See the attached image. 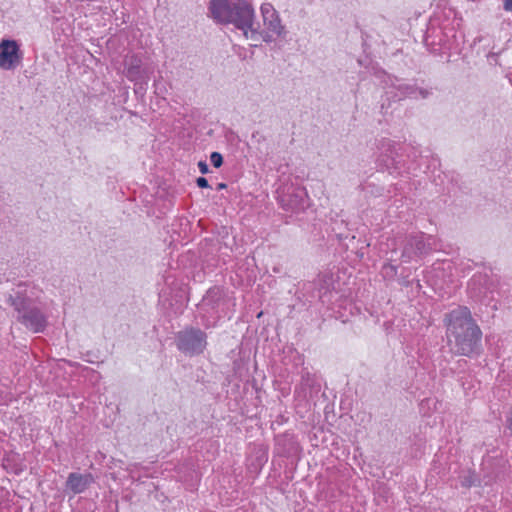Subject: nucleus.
Listing matches in <instances>:
<instances>
[{
	"label": "nucleus",
	"instance_id": "nucleus-1",
	"mask_svg": "<svg viewBox=\"0 0 512 512\" xmlns=\"http://www.w3.org/2000/svg\"><path fill=\"white\" fill-rule=\"evenodd\" d=\"M444 322L451 352L468 357L479 353L482 332L467 307L453 309L445 315Z\"/></svg>",
	"mask_w": 512,
	"mask_h": 512
},
{
	"label": "nucleus",
	"instance_id": "nucleus-2",
	"mask_svg": "<svg viewBox=\"0 0 512 512\" xmlns=\"http://www.w3.org/2000/svg\"><path fill=\"white\" fill-rule=\"evenodd\" d=\"M209 14L217 23L233 24L245 38H253L259 25L255 21L253 6L246 0H211Z\"/></svg>",
	"mask_w": 512,
	"mask_h": 512
},
{
	"label": "nucleus",
	"instance_id": "nucleus-3",
	"mask_svg": "<svg viewBox=\"0 0 512 512\" xmlns=\"http://www.w3.org/2000/svg\"><path fill=\"white\" fill-rule=\"evenodd\" d=\"M7 302L17 312L16 319L33 333L43 332L47 326V317L40 308L32 305V300L25 292L16 291L9 294Z\"/></svg>",
	"mask_w": 512,
	"mask_h": 512
},
{
	"label": "nucleus",
	"instance_id": "nucleus-4",
	"mask_svg": "<svg viewBox=\"0 0 512 512\" xmlns=\"http://www.w3.org/2000/svg\"><path fill=\"white\" fill-rule=\"evenodd\" d=\"M226 302V292L223 287L213 286L207 290L197 305L201 324L205 329L216 326L221 318L220 308Z\"/></svg>",
	"mask_w": 512,
	"mask_h": 512
},
{
	"label": "nucleus",
	"instance_id": "nucleus-5",
	"mask_svg": "<svg viewBox=\"0 0 512 512\" xmlns=\"http://www.w3.org/2000/svg\"><path fill=\"white\" fill-rule=\"evenodd\" d=\"M175 344L183 354L190 357L197 356L207 347V334L197 327H185L176 333Z\"/></svg>",
	"mask_w": 512,
	"mask_h": 512
},
{
	"label": "nucleus",
	"instance_id": "nucleus-6",
	"mask_svg": "<svg viewBox=\"0 0 512 512\" xmlns=\"http://www.w3.org/2000/svg\"><path fill=\"white\" fill-rule=\"evenodd\" d=\"M434 242L433 236H426L423 232L406 235L402 246V261L408 263L428 255L435 250Z\"/></svg>",
	"mask_w": 512,
	"mask_h": 512
},
{
	"label": "nucleus",
	"instance_id": "nucleus-7",
	"mask_svg": "<svg viewBox=\"0 0 512 512\" xmlns=\"http://www.w3.org/2000/svg\"><path fill=\"white\" fill-rule=\"evenodd\" d=\"M279 202L285 210L302 211L308 206L306 189L301 186H287L279 194Z\"/></svg>",
	"mask_w": 512,
	"mask_h": 512
},
{
	"label": "nucleus",
	"instance_id": "nucleus-8",
	"mask_svg": "<svg viewBox=\"0 0 512 512\" xmlns=\"http://www.w3.org/2000/svg\"><path fill=\"white\" fill-rule=\"evenodd\" d=\"M379 149L381 151L378 157L379 165L390 174H401L403 165L395 143L390 139H382Z\"/></svg>",
	"mask_w": 512,
	"mask_h": 512
},
{
	"label": "nucleus",
	"instance_id": "nucleus-9",
	"mask_svg": "<svg viewBox=\"0 0 512 512\" xmlns=\"http://www.w3.org/2000/svg\"><path fill=\"white\" fill-rule=\"evenodd\" d=\"M23 60V52L16 40L3 39L0 42V68L3 70L16 69Z\"/></svg>",
	"mask_w": 512,
	"mask_h": 512
},
{
	"label": "nucleus",
	"instance_id": "nucleus-10",
	"mask_svg": "<svg viewBox=\"0 0 512 512\" xmlns=\"http://www.w3.org/2000/svg\"><path fill=\"white\" fill-rule=\"evenodd\" d=\"M493 291V283L488 274L477 273L468 282V292L475 301H484Z\"/></svg>",
	"mask_w": 512,
	"mask_h": 512
},
{
	"label": "nucleus",
	"instance_id": "nucleus-11",
	"mask_svg": "<svg viewBox=\"0 0 512 512\" xmlns=\"http://www.w3.org/2000/svg\"><path fill=\"white\" fill-rule=\"evenodd\" d=\"M449 33L444 31L442 27H436L434 21L428 26L425 36V45L433 52H436L439 47H448Z\"/></svg>",
	"mask_w": 512,
	"mask_h": 512
},
{
	"label": "nucleus",
	"instance_id": "nucleus-12",
	"mask_svg": "<svg viewBox=\"0 0 512 512\" xmlns=\"http://www.w3.org/2000/svg\"><path fill=\"white\" fill-rule=\"evenodd\" d=\"M260 9L266 28L273 34L280 36L284 31V26L281 24L279 14L273 5L270 3H263Z\"/></svg>",
	"mask_w": 512,
	"mask_h": 512
},
{
	"label": "nucleus",
	"instance_id": "nucleus-13",
	"mask_svg": "<svg viewBox=\"0 0 512 512\" xmlns=\"http://www.w3.org/2000/svg\"><path fill=\"white\" fill-rule=\"evenodd\" d=\"M94 482V477L91 473H77L72 472L68 475L65 487L67 490L73 492V494H81L83 493L92 483Z\"/></svg>",
	"mask_w": 512,
	"mask_h": 512
},
{
	"label": "nucleus",
	"instance_id": "nucleus-14",
	"mask_svg": "<svg viewBox=\"0 0 512 512\" xmlns=\"http://www.w3.org/2000/svg\"><path fill=\"white\" fill-rule=\"evenodd\" d=\"M394 87L399 92V96L401 97H410V98H427L431 92L428 89L419 88L415 84L402 83L394 84Z\"/></svg>",
	"mask_w": 512,
	"mask_h": 512
},
{
	"label": "nucleus",
	"instance_id": "nucleus-15",
	"mask_svg": "<svg viewBox=\"0 0 512 512\" xmlns=\"http://www.w3.org/2000/svg\"><path fill=\"white\" fill-rule=\"evenodd\" d=\"M141 59L137 56H132L129 60L127 67V77L131 81H137L142 78Z\"/></svg>",
	"mask_w": 512,
	"mask_h": 512
},
{
	"label": "nucleus",
	"instance_id": "nucleus-16",
	"mask_svg": "<svg viewBox=\"0 0 512 512\" xmlns=\"http://www.w3.org/2000/svg\"><path fill=\"white\" fill-rule=\"evenodd\" d=\"M476 474L474 471L467 470L462 472V474L459 476V481L462 487L470 488L476 483Z\"/></svg>",
	"mask_w": 512,
	"mask_h": 512
},
{
	"label": "nucleus",
	"instance_id": "nucleus-17",
	"mask_svg": "<svg viewBox=\"0 0 512 512\" xmlns=\"http://www.w3.org/2000/svg\"><path fill=\"white\" fill-rule=\"evenodd\" d=\"M210 161L215 168H219L223 164V156L219 152H212L210 155Z\"/></svg>",
	"mask_w": 512,
	"mask_h": 512
},
{
	"label": "nucleus",
	"instance_id": "nucleus-18",
	"mask_svg": "<svg viewBox=\"0 0 512 512\" xmlns=\"http://www.w3.org/2000/svg\"><path fill=\"white\" fill-rule=\"evenodd\" d=\"M196 184L199 188H208L209 187L208 180L205 177H198L196 179Z\"/></svg>",
	"mask_w": 512,
	"mask_h": 512
},
{
	"label": "nucleus",
	"instance_id": "nucleus-19",
	"mask_svg": "<svg viewBox=\"0 0 512 512\" xmlns=\"http://www.w3.org/2000/svg\"><path fill=\"white\" fill-rule=\"evenodd\" d=\"M198 168H199V171L202 174L209 173V166H208V164L205 161H199L198 162Z\"/></svg>",
	"mask_w": 512,
	"mask_h": 512
},
{
	"label": "nucleus",
	"instance_id": "nucleus-20",
	"mask_svg": "<svg viewBox=\"0 0 512 512\" xmlns=\"http://www.w3.org/2000/svg\"><path fill=\"white\" fill-rule=\"evenodd\" d=\"M503 8L505 11H512V0H503Z\"/></svg>",
	"mask_w": 512,
	"mask_h": 512
},
{
	"label": "nucleus",
	"instance_id": "nucleus-21",
	"mask_svg": "<svg viewBox=\"0 0 512 512\" xmlns=\"http://www.w3.org/2000/svg\"><path fill=\"white\" fill-rule=\"evenodd\" d=\"M383 269L386 270L387 272L388 270H390L392 275H396L397 273V268L391 264L385 265Z\"/></svg>",
	"mask_w": 512,
	"mask_h": 512
},
{
	"label": "nucleus",
	"instance_id": "nucleus-22",
	"mask_svg": "<svg viewBox=\"0 0 512 512\" xmlns=\"http://www.w3.org/2000/svg\"><path fill=\"white\" fill-rule=\"evenodd\" d=\"M224 188H226V184L225 183H219L218 186H217L218 190H221V189H224Z\"/></svg>",
	"mask_w": 512,
	"mask_h": 512
},
{
	"label": "nucleus",
	"instance_id": "nucleus-23",
	"mask_svg": "<svg viewBox=\"0 0 512 512\" xmlns=\"http://www.w3.org/2000/svg\"><path fill=\"white\" fill-rule=\"evenodd\" d=\"M508 429L510 430L511 434H512V418L509 419V422H508Z\"/></svg>",
	"mask_w": 512,
	"mask_h": 512
},
{
	"label": "nucleus",
	"instance_id": "nucleus-24",
	"mask_svg": "<svg viewBox=\"0 0 512 512\" xmlns=\"http://www.w3.org/2000/svg\"><path fill=\"white\" fill-rule=\"evenodd\" d=\"M462 387L466 390L467 387H466V383L465 382H462Z\"/></svg>",
	"mask_w": 512,
	"mask_h": 512
},
{
	"label": "nucleus",
	"instance_id": "nucleus-25",
	"mask_svg": "<svg viewBox=\"0 0 512 512\" xmlns=\"http://www.w3.org/2000/svg\"><path fill=\"white\" fill-rule=\"evenodd\" d=\"M467 389H470L472 385L466 384Z\"/></svg>",
	"mask_w": 512,
	"mask_h": 512
},
{
	"label": "nucleus",
	"instance_id": "nucleus-26",
	"mask_svg": "<svg viewBox=\"0 0 512 512\" xmlns=\"http://www.w3.org/2000/svg\"><path fill=\"white\" fill-rule=\"evenodd\" d=\"M481 511H483V512H489V511H487V510H484L483 508H481Z\"/></svg>",
	"mask_w": 512,
	"mask_h": 512
}]
</instances>
